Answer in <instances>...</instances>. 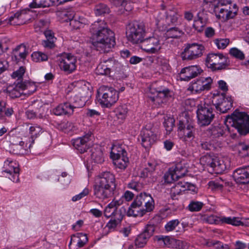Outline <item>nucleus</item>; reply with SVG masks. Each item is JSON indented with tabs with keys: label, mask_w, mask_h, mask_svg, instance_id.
<instances>
[{
	"label": "nucleus",
	"mask_w": 249,
	"mask_h": 249,
	"mask_svg": "<svg viewBox=\"0 0 249 249\" xmlns=\"http://www.w3.org/2000/svg\"><path fill=\"white\" fill-rule=\"evenodd\" d=\"M227 61V57L220 53H210L206 58V62L209 65V68L213 71L226 69Z\"/></svg>",
	"instance_id": "9d476101"
},
{
	"label": "nucleus",
	"mask_w": 249,
	"mask_h": 249,
	"mask_svg": "<svg viewBox=\"0 0 249 249\" xmlns=\"http://www.w3.org/2000/svg\"><path fill=\"white\" fill-rule=\"evenodd\" d=\"M89 193V189L88 188H85L81 193L73 196L72 198V200L74 202L79 200L84 196H87Z\"/></svg>",
	"instance_id": "774afa93"
},
{
	"label": "nucleus",
	"mask_w": 249,
	"mask_h": 249,
	"mask_svg": "<svg viewBox=\"0 0 249 249\" xmlns=\"http://www.w3.org/2000/svg\"><path fill=\"white\" fill-rule=\"evenodd\" d=\"M120 205L118 201L111 202L106 207L104 210V215L107 218L114 217L118 220H122L126 210L124 207L119 209Z\"/></svg>",
	"instance_id": "2eb2a0df"
},
{
	"label": "nucleus",
	"mask_w": 249,
	"mask_h": 249,
	"mask_svg": "<svg viewBox=\"0 0 249 249\" xmlns=\"http://www.w3.org/2000/svg\"><path fill=\"white\" fill-rule=\"evenodd\" d=\"M206 245L209 247H213L215 249H230L228 245L224 244L221 242L215 240H208L206 243Z\"/></svg>",
	"instance_id": "a18cd8bd"
},
{
	"label": "nucleus",
	"mask_w": 249,
	"mask_h": 249,
	"mask_svg": "<svg viewBox=\"0 0 249 249\" xmlns=\"http://www.w3.org/2000/svg\"><path fill=\"white\" fill-rule=\"evenodd\" d=\"M218 9L219 15L216 16L218 18H222L224 20L233 18L236 15L238 8L236 4H227V7L221 6Z\"/></svg>",
	"instance_id": "b1692460"
},
{
	"label": "nucleus",
	"mask_w": 249,
	"mask_h": 249,
	"mask_svg": "<svg viewBox=\"0 0 249 249\" xmlns=\"http://www.w3.org/2000/svg\"><path fill=\"white\" fill-rule=\"evenodd\" d=\"M178 15L174 11L170 10L166 12V22L168 25H177Z\"/></svg>",
	"instance_id": "4c0bfd02"
},
{
	"label": "nucleus",
	"mask_w": 249,
	"mask_h": 249,
	"mask_svg": "<svg viewBox=\"0 0 249 249\" xmlns=\"http://www.w3.org/2000/svg\"><path fill=\"white\" fill-rule=\"evenodd\" d=\"M58 129L61 131H66L70 129L72 124L69 122H63L61 123H56L53 124Z\"/></svg>",
	"instance_id": "13d9d810"
},
{
	"label": "nucleus",
	"mask_w": 249,
	"mask_h": 249,
	"mask_svg": "<svg viewBox=\"0 0 249 249\" xmlns=\"http://www.w3.org/2000/svg\"><path fill=\"white\" fill-rule=\"evenodd\" d=\"M237 148L240 156L242 157L249 156V144L244 142H239L237 145Z\"/></svg>",
	"instance_id": "c03bdc74"
},
{
	"label": "nucleus",
	"mask_w": 249,
	"mask_h": 249,
	"mask_svg": "<svg viewBox=\"0 0 249 249\" xmlns=\"http://www.w3.org/2000/svg\"><path fill=\"white\" fill-rule=\"evenodd\" d=\"M200 162L211 173L220 174L226 169V165L223 160H219L217 157L210 155L202 156L200 159Z\"/></svg>",
	"instance_id": "0eeeda50"
},
{
	"label": "nucleus",
	"mask_w": 249,
	"mask_h": 249,
	"mask_svg": "<svg viewBox=\"0 0 249 249\" xmlns=\"http://www.w3.org/2000/svg\"><path fill=\"white\" fill-rule=\"evenodd\" d=\"M129 189H132L136 192L141 191L143 188V185L142 183L135 180H132L127 185Z\"/></svg>",
	"instance_id": "864d4df0"
},
{
	"label": "nucleus",
	"mask_w": 249,
	"mask_h": 249,
	"mask_svg": "<svg viewBox=\"0 0 249 249\" xmlns=\"http://www.w3.org/2000/svg\"><path fill=\"white\" fill-rule=\"evenodd\" d=\"M147 213H148V211H146V210L144 209V208H142L141 206L138 205L137 203L134 200L128 207L126 212L128 216H132L134 217H142Z\"/></svg>",
	"instance_id": "bb28decb"
},
{
	"label": "nucleus",
	"mask_w": 249,
	"mask_h": 249,
	"mask_svg": "<svg viewBox=\"0 0 249 249\" xmlns=\"http://www.w3.org/2000/svg\"><path fill=\"white\" fill-rule=\"evenodd\" d=\"M68 105H70L69 107L71 108L73 112L74 109L82 107L85 105V102L82 101L77 96H74L73 98L71 99V101L68 102Z\"/></svg>",
	"instance_id": "79ce46f5"
},
{
	"label": "nucleus",
	"mask_w": 249,
	"mask_h": 249,
	"mask_svg": "<svg viewBox=\"0 0 249 249\" xmlns=\"http://www.w3.org/2000/svg\"><path fill=\"white\" fill-rule=\"evenodd\" d=\"M140 43L142 49L148 53H157L161 49L160 40L155 36H151L145 39L143 38Z\"/></svg>",
	"instance_id": "dca6fc26"
},
{
	"label": "nucleus",
	"mask_w": 249,
	"mask_h": 249,
	"mask_svg": "<svg viewBox=\"0 0 249 249\" xmlns=\"http://www.w3.org/2000/svg\"><path fill=\"white\" fill-rule=\"evenodd\" d=\"M203 70L198 65H192L181 69L179 78L181 81H189L192 79L199 75Z\"/></svg>",
	"instance_id": "aec40b11"
},
{
	"label": "nucleus",
	"mask_w": 249,
	"mask_h": 249,
	"mask_svg": "<svg viewBox=\"0 0 249 249\" xmlns=\"http://www.w3.org/2000/svg\"><path fill=\"white\" fill-rule=\"evenodd\" d=\"M225 123L232 138L249 134V115L236 109L230 116L227 117Z\"/></svg>",
	"instance_id": "f03ea898"
},
{
	"label": "nucleus",
	"mask_w": 249,
	"mask_h": 249,
	"mask_svg": "<svg viewBox=\"0 0 249 249\" xmlns=\"http://www.w3.org/2000/svg\"><path fill=\"white\" fill-rule=\"evenodd\" d=\"M91 158L94 162L102 163L104 161L103 152L100 147L92 149L91 151Z\"/></svg>",
	"instance_id": "c9c22d12"
},
{
	"label": "nucleus",
	"mask_w": 249,
	"mask_h": 249,
	"mask_svg": "<svg viewBox=\"0 0 249 249\" xmlns=\"http://www.w3.org/2000/svg\"><path fill=\"white\" fill-rule=\"evenodd\" d=\"M150 90L154 95L149 96V98L153 102L159 105L166 102V99L168 97L170 93V90L167 88L150 89Z\"/></svg>",
	"instance_id": "5701e85b"
},
{
	"label": "nucleus",
	"mask_w": 249,
	"mask_h": 249,
	"mask_svg": "<svg viewBox=\"0 0 249 249\" xmlns=\"http://www.w3.org/2000/svg\"><path fill=\"white\" fill-rule=\"evenodd\" d=\"M88 242L87 235L83 233H78L71 236L69 244V249H79L83 247Z\"/></svg>",
	"instance_id": "a878e982"
},
{
	"label": "nucleus",
	"mask_w": 249,
	"mask_h": 249,
	"mask_svg": "<svg viewBox=\"0 0 249 249\" xmlns=\"http://www.w3.org/2000/svg\"><path fill=\"white\" fill-rule=\"evenodd\" d=\"M181 188H185V186L182 182H179L171 188L170 195L173 199H178L177 196L180 195L181 192L184 191Z\"/></svg>",
	"instance_id": "58836bf2"
},
{
	"label": "nucleus",
	"mask_w": 249,
	"mask_h": 249,
	"mask_svg": "<svg viewBox=\"0 0 249 249\" xmlns=\"http://www.w3.org/2000/svg\"><path fill=\"white\" fill-rule=\"evenodd\" d=\"M215 44L218 49H225L229 43L228 39H216L214 41Z\"/></svg>",
	"instance_id": "680f3d73"
},
{
	"label": "nucleus",
	"mask_w": 249,
	"mask_h": 249,
	"mask_svg": "<svg viewBox=\"0 0 249 249\" xmlns=\"http://www.w3.org/2000/svg\"><path fill=\"white\" fill-rule=\"evenodd\" d=\"M202 5L203 10L206 12L214 13L216 15L218 12V5L217 3L203 2Z\"/></svg>",
	"instance_id": "a19ab883"
},
{
	"label": "nucleus",
	"mask_w": 249,
	"mask_h": 249,
	"mask_svg": "<svg viewBox=\"0 0 249 249\" xmlns=\"http://www.w3.org/2000/svg\"><path fill=\"white\" fill-rule=\"evenodd\" d=\"M91 132H88L82 137L74 140L72 144L74 147L80 153H84L89 148V142L90 140Z\"/></svg>",
	"instance_id": "4be33fe9"
},
{
	"label": "nucleus",
	"mask_w": 249,
	"mask_h": 249,
	"mask_svg": "<svg viewBox=\"0 0 249 249\" xmlns=\"http://www.w3.org/2000/svg\"><path fill=\"white\" fill-rule=\"evenodd\" d=\"M175 174L176 178H180L183 177L187 173L188 170L184 163L178 162L175 166L170 168Z\"/></svg>",
	"instance_id": "473e14b6"
},
{
	"label": "nucleus",
	"mask_w": 249,
	"mask_h": 249,
	"mask_svg": "<svg viewBox=\"0 0 249 249\" xmlns=\"http://www.w3.org/2000/svg\"><path fill=\"white\" fill-rule=\"evenodd\" d=\"M204 203L200 201L192 200L187 207V209L190 212H198L201 210Z\"/></svg>",
	"instance_id": "09e8293b"
},
{
	"label": "nucleus",
	"mask_w": 249,
	"mask_h": 249,
	"mask_svg": "<svg viewBox=\"0 0 249 249\" xmlns=\"http://www.w3.org/2000/svg\"><path fill=\"white\" fill-rule=\"evenodd\" d=\"M27 55V52L25 46L20 45L13 51L12 59L13 61L18 63L21 59H25Z\"/></svg>",
	"instance_id": "cd10ccee"
},
{
	"label": "nucleus",
	"mask_w": 249,
	"mask_h": 249,
	"mask_svg": "<svg viewBox=\"0 0 249 249\" xmlns=\"http://www.w3.org/2000/svg\"><path fill=\"white\" fill-rule=\"evenodd\" d=\"M208 185L209 188L213 191L221 190L223 188V185L218 179L209 181Z\"/></svg>",
	"instance_id": "4d7b16f0"
},
{
	"label": "nucleus",
	"mask_w": 249,
	"mask_h": 249,
	"mask_svg": "<svg viewBox=\"0 0 249 249\" xmlns=\"http://www.w3.org/2000/svg\"><path fill=\"white\" fill-rule=\"evenodd\" d=\"M50 6L49 0H33V2L29 4L31 8L47 7Z\"/></svg>",
	"instance_id": "de8ad7c7"
},
{
	"label": "nucleus",
	"mask_w": 249,
	"mask_h": 249,
	"mask_svg": "<svg viewBox=\"0 0 249 249\" xmlns=\"http://www.w3.org/2000/svg\"><path fill=\"white\" fill-rule=\"evenodd\" d=\"M156 226L153 224H148L142 232L139 234L135 240V244L138 248H142L147 243L155 231Z\"/></svg>",
	"instance_id": "f3484780"
},
{
	"label": "nucleus",
	"mask_w": 249,
	"mask_h": 249,
	"mask_svg": "<svg viewBox=\"0 0 249 249\" xmlns=\"http://www.w3.org/2000/svg\"><path fill=\"white\" fill-rule=\"evenodd\" d=\"M221 221L222 223L231 224L235 226H240L241 224V220L239 219V217H223L221 218Z\"/></svg>",
	"instance_id": "3c124183"
},
{
	"label": "nucleus",
	"mask_w": 249,
	"mask_h": 249,
	"mask_svg": "<svg viewBox=\"0 0 249 249\" xmlns=\"http://www.w3.org/2000/svg\"><path fill=\"white\" fill-rule=\"evenodd\" d=\"M212 83L213 79L210 77H201L195 82H192L188 88V90L194 93H200L202 91L210 90Z\"/></svg>",
	"instance_id": "f8f14e48"
},
{
	"label": "nucleus",
	"mask_w": 249,
	"mask_h": 249,
	"mask_svg": "<svg viewBox=\"0 0 249 249\" xmlns=\"http://www.w3.org/2000/svg\"><path fill=\"white\" fill-rule=\"evenodd\" d=\"M159 241H162L164 245L167 247H171L173 243L174 242V239L171 238L169 236H161L158 239Z\"/></svg>",
	"instance_id": "338daca9"
},
{
	"label": "nucleus",
	"mask_w": 249,
	"mask_h": 249,
	"mask_svg": "<svg viewBox=\"0 0 249 249\" xmlns=\"http://www.w3.org/2000/svg\"><path fill=\"white\" fill-rule=\"evenodd\" d=\"M70 106L68 102L60 104L53 109V112L57 116L71 115L73 113V110L69 107Z\"/></svg>",
	"instance_id": "7c9ffc66"
},
{
	"label": "nucleus",
	"mask_w": 249,
	"mask_h": 249,
	"mask_svg": "<svg viewBox=\"0 0 249 249\" xmlns=\"http://www.w3.org/2000/svg\"><path fill=\"white\" fill-rule=\"evenodd\" d=\"M180 224V221L178 219H174L168 222L164 226L166 231H172L176 229V228Z\"/></svg>",
	"instance_id": "5fc2aeb1"
},
{
	"label": "nucleus",
	"mask_w": 249,
	"mask_h": 249,
	"mask_svg": "<svg viewBox=\"0 0 249 249\" xmlns=\"http://www.w3.org/2000/svg\"><path fill=\"white\" fill-rule=\"evenodd\" d=\"M145 33V26L142 21L134 20L128 23L126 27V37L133 44H139L142 42Z\"/></svg>",
	"instance_id": "20e7f679"
},
{
	"label": "nucleus",
	"mask_w": 249,
	"mask_h": 249,
	"mask_svg": "<svg viewBox=\"0 0 249 249\" xmlns=\"http://www.w3.org/2000/svg\"><path fill=\"white\" fill-rule=\"evenodd\" d=\"M182 35V31L177 27H174L168 29L165 33L166 37L168 38H177L181 36Z\"/></svg>",
	"instance_id": "ea45409f"
},
{
	"label": "nucleus",
	"mask_w": 249,
	"mask_h": 249,
	"mask_svg": "<svg viewBox=\"0 0 249 249\" xmlns=\"http://www.w3.org/2000/svg\"><path fill=\"white\" fill-rule=\"evenodd\" d=\"M196 114L198 124L200 126L208 125L214 117L212 108L206 104L198 106Z\"/></svg>",
	"instance_id": "1a4fd4ad"
},
{
	"label": "nucleus",
	"mask_w": 249,
	"mask_h": 249,
	"mask_svg": "<svg viewBox=\"0 0 249 249\" xmlns=\"http://www.w3.org/2000/svg\"><path fill=\"white\" fill-rule=\"evenodd\" d=\"M178 131L182 134L184 138L193 139L195 138L196 128L194 124L187 119L180 120L178 124Z\"/></svg>",
	"instance_id": "4468645a"
},
{
	"label": "nucleus",
	"mask_w": 249,
	"mask_h": 249,
	"mask_svg": "<svg viewBox=\"0 0 249 249\" xmlns=\"http://www.w3.org/2000/svg\"><path fill=\"white\" fill-rule=\"evenodd\" d=\"M109 12V8L104 3H98L94 7V13L96 16H102Z\"/></svg>",
	"instance_id": "37998d69"
},
{
	"label": "nucleus",
	"mask_w": 249,
	"mask_h": 249,
	"mask_svg": "<svg viewBox=\"0 0 249 249\" xmlns=\"http://www.w3.org/2000/svg\"><path fill=\"white\" fill-rule=\"evenodd\" d=\"M2 175L8 178L13 182H18L19 181V169L18 165L16 161L7 160L4 162Z\"/></svg>",
	"instance_id": "9b49d317"
},
{
	"label": "nucleus",
	"mask_w": 249,
	"mask_h": 249,
	"mask_svg": "<svg viewBox=\"0 0 249 249\" xmlns=\"http://www.w3.org/2000/svg\"><path fill=\"white\" fill-rule=\"evenodd\" d=\"M30 133L31 134V137L30 138L29 142H31L30 144H29V148H30L31 147V145L33 143H34V138H36L37 136L39 135L40 133H42V129L40 126H32L30 127Z\"/></svg>",
	"instance_id": "49530a36"
},
{
	"label": "nucleus",
	"mask_w": 249,
	"mask_h": 249,
	"mask_svg": "<svg viewBox=\"0 0 249 249\" xmlns=\"http://www.w3.org/2000/svg\"><path fill=\"white\" fill-rule=\"evenodd\" d=\"M175 120L173 118H168L165 119L164 123L163 125L167 131V132L170 133L172 131L173 127L175 125Z\"/></svg>",
	"instance_id": "bf43d9fd"
},
{
	"label": "nucleus",
	"mask_w": 249,
	"mask_h": 249,
	"mask_svg": "<svg viewBox=\"0 0 249 249\" xmlns=\"http://www.w3.org/2000/svg\"><path fill=\"white\" fill-rule=\"evenodd\" d=\"M200 146L202 149L208 151L214 150L216 148V144L213 141H201Z\"/></svg>",
	"instance_id": "8fccbe9b"
},
{
	"label": "nucleus",
	"mask_w": 249,
	"mask_h": 249,
	"mask_svg": "<svg viewBox=\"0 0 249 249\" xmlns=\"http://www.w3.org/2000/svg\"><path fill=\"white\" fill-rule=\"evenodd\" d=\"M16 88H19L22 90L27 89L29 94L34 93L36 90L35 84L29 81L18 82L16 85Z\"/></svg>",
	"instance_id": "f704fd0d"
},
{
	"label": "nucleus",
	"mask_w": 249,
	"mask_h": 249,
	"mask_svg": "<svg viewBox=\"0 0 249 249\" xmlns=\"http://www.w3.org/2000/svg\"><path fill=\"white\" fill-rule=\"evenodd\" d=\"M90 32L92 44L97 51L108 53L115 46V34L104 20H98L92 23L90 27Z\"/></svg>",
	"instance_id": "f257e3e1"
},
{
	"label": "nucleus",
	"mask_w": 249,
	"mask_h": 249,
	"mask_svg": "<svg viewBox=\"0 0 249 249\" xmlns=\"http://www.w3.org/2000/svg\"><path fill=\"white\" fill-rule=\"evenodd\" d=\"M197 16L198 19L195 20L193 27L196 31L201 32L203 31V27L206 25L208 19L203 12L198 13Z\"/></svg>",
	"instance_id": "2f4dec72"
},
{
	"label": "nucleus",
	"mask_w": 249,
	"mask_h": 249,
	"mask_svg": "<svg viewBox=\"0 0 249 249\" xmlns=\"http://www.w3.org/2000/svg\"><path fill=\"white\" fill-rule=\"evenodd\" d=\"M114 164L116 167L121 169H125L129 162V159L127 156H123L122 157H118L113 159Z\"/></svg>",
	"instance_id": "e433bc0d"
},
{
	"label": "nucleus",
	"mask_w": 249,
	"mask_h": 249,
	"mask_svg": "<svg viewBox=\"0 0 249 249\" xmlns=\"http://www.w3.org/2000/svg\"><path fill=\"white\" fill-rule=\"evenodd\" d=\"M123 69V65L114 58L108 59L104 58L102 61L98 65L96 72L98 75H109L111 72L120 73Z\"/></svg>",
	"instance_id": "423d86ee"
},
{
	"label": "nucleus",
	"mask_w": 249,
	"mask_h": 249,
	"mask_svg": "<svg viewBox=\"0 0 249 249\" xmlns=\"http://www.w3.org/2000/svg\"><path fill=\"white\" fill-rule=\"evenodd\" d=\"M27 147H29L27 143H25L23 141H19L18 142L10 144L9 151L13 154H23Z\"/></svg>",
	"instance_id": "c756f323"
},
{
	"label": "nucleus",
	"mask_w": 249,
	"mask_h": 249,
	"mask_svg": "<svg viewBox=\"0 0 249 249\" xmlns=\"http://www.w3.org/2000/svg\"><path fill=\"white\" fill-rule=\"evenodd\" d=\"M204 51V47L198 43L187 44L181 54L183 60H192L201 57Z\"/></svg>",
	"instance_id": "6e6552de"
},
{
	"label": "nucleus",
	"mask_w": 249,
	"mask_h": 249,
	"mask_svg": "<svg viewBox=\"0 0 249 249\" xmlns=\"http://www.w3.org/2000/svg\"><path fill=\"white\" fill-rule=\"evenodd\" d=\"M230 54L232 56L242 60L244 58V54L243 53L236 48H232L230 50Z\"/></svg>",
	"instance_id": "052dcab7"
},
{
	"label": "nucleus",
	"mask_w": 249,
	"mask_h": 249,
	"mask_svg": "<svg viewBox=\"0 0 249 249\" xmlns=\"http://www.w3.org/2000/svg\"><path fill=\"white\" fill-rule=\"evenodd\" d=\"M70 25L73 29H78L83 26V22L77 20L76 17H74L70 20Z\"/></svg>",
	"instance_id": "e2e57ef3"
},
{
	"label": "nucleus",
	"mask_w": 249,
	"mask_h": 249,
	"mask_svg": "<svg viewBox=\"0 0 249 249\" xmlns=\"http://www.w3.org/2000/svg\"><path fill=\"white\" fill-rule=\"evenodd\" d=\"M138 205L144 208L146 211L151 212L155 208L154 199L149 194L143 192L138 195L134 200Z\"/></svg>",
	"instance_id": "a211bd4d"
},
{
	"label": "nucleus",
	"mask_w": 249,
	"mask_h": 249,
	"mask_svg": "<svg viewBox=\"0 0 249 249\" xmlns=\"http://www.w3.org/2000/svg\"><path fill=\"white\" fill-rule=\"evenodd\" d=\"M233 100L231 96L225 97V94L222 93L221 96L217 97L216 101L213 105L217 111L224 113L230 109L232 107Z\"/></svg>",
	"instance_id": "412c9836"
},
{
	"label": "nucleus",
	"mask_w": 249,
	"mask_h": 249,
	"mask_svg": "<svg viewBox=\"0 0 249 249\" xmlns=\"http://www.w3.org/2000/svg\"><path fill=\"white\" fill-rule=\"evenodd\" d=\"M232 177L236 183L239 184L249 183V166H243L235 170Z\"/></svg>",
	"instance_id": "393cba45"
},
{
	"label": "nucleus",
	"mask_w": 249,
	"mask_h": 249,
	"mask_svg": "<svg viewBox=\"0 0 249 249\" xmlns=\"http://www.w3.org/2000/svg\"><path fill=\"white\" fill-rule=\"evenodd\" d=\"M115 176L110 172H103L97 177L94 185V195L105 200L111 197L116 189Z\"/></svg>",
	"instance_id": "7ed1b4c3"
},
{
	"label": "nucleus",
	"mask_w": 249,
	"mask_h": 249,
	"mask_svg": "<svg viewBox=\"0 0 249 249\" xmlns=\"http://www.w3.org/2000/svg\"><path fill=\"white\" fill-rule=\"evenodd\" d=\"M25 72V68L23 66H21L16 71H14L12 76L13 78H17L18 80L22 78V76Z\"/></svg>",
	"instance_id": "0e129e2a"
},
{
	"label": "nucleus",
	"mask_w": 249,
	"mask_h": 249,
	"mask_svg": "<svg viewBox=\"0 0 249 249\" xmlns=\"http://www.w3.org/2000/svg\"><path fill=\"white\" fill-rule=\"evenodd\" d=\"M124 155L127 156V152L124 147L120 145H113L110 153L111 159L122 157Z\"/></svg>",
	"instance_id": "72a5a7b5"
},
{
	"label": "nucleus",
	"mask_w": 249,
	"mask_h": 249,
	"mask_svg": "<svg viewBox=\"0 0 249 249\" xmlns=\"http://www.w3.org/2000/svg\"><path fill=\"white\" fill-rule=\"evenodd\" d=\"M116 115L119 119H124L125 118L127 108L125 105L120 106L116 109Z\"/></svg>",
	"instance_id": "6e6d98bb"
},
{
	"label": "nucleus",
	"mask_w": 249,
	"mask_h": 249,
	"mask_svg": "<svg viewBox=\"0 0 249 249\" xmlns=\"http://www.w3.org/2000/svg\"><path fill=\"white\" fill-rule=\"evenodd\" d=\"M140 137L142 140V145L145 148L151 147L158 139L156 132L154 129L152 128H142L141 131Z\"/></svg>",
	"instance_id": "6ab92c4d"
},
{
	"label": "nucleus",
	"mask_w": 249,
	"mask_h": 249,
	"mask_svg": "<svg viewBox=\"0 0 249 249\" xmlns=\"http://www.w3.org/2000/svg\"><path fill=\"white\" fill-rule=\"evenodd\" d=\"M207 133L212 138H218L224 135L225 133L224 126L220 124L212 125L207 130Z\"/></svg>",
	"instance_id": "c85d7f7f"
},
{
	"label": "nucleus",
	"mask_w": 249,
	"mask_h": 249,
	"mask_svg": "<svg viewBox=\"0 0 249 249\" xmlns=\"http://www.w3.org/2000/svg\"><path fill=\"white\" fill-rule=\"evenodd\" d=\"M98 102L103 107H110L119 98L118 91L112 87L103 86L98 91Z\"/></svg>",
	"instance_id": "39448f33"
},
{
	"label": "nucleus",
	"mask_w": 249,
	"mask_h": 249,
	"mask_svg": "<svg viewBox=\"0 0 249 249\" xmlns=\"http://www.w3.org/2000/svg\"><path fill=\"white\" fill-rule=\"evenodd\" d=\"M164 182L167 183H171L173 181L178 179V178H176L175 174L170 168L168 171L165 173L163 176Z\"/></svg>",
	"instance_id": "603ef678"
},
{
	"label": "nucleus",
	"mask_w": 249,
	"mask_h": 249,
	"mask_svg": "<svg viewBox=\"0 0 249 249\" xmlns=\"http://www.w3.org/2000/svg\"><path fill=\"white\" fill-rule=\"evenodd\" d=\"M76 57L71 53H64L60 61L59 67L66 74H70L76 70Z\"/></svg>",
	"instance_id": "ddd939ff"
},
{
	"label": "nucleus",
	"mask_w": 249,
	"mask_h": 249,
	"mask_svg": "<svg viewBox=\"0 0 249 249\" xmlns=\"http://www.w3.org/2000/svg\"><path fill=\"white\" fill-rule=\"evenodd\" d=\"M122 220H118L115 217H111V219L107 224V227L110 230L114 229Z\"/></svg>",
	"instance_id": "69168bd1"
}]
</instances>
